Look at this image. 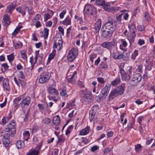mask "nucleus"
<instances>
[{
    "mask_svg": "<svg viewBox=\"0 0 155 155\" xmlns=\"http://www.w3.org/2000/svg\"><path fill=\"white\" fill-rule=\"evenodd\" d=\"M15 122L14 120H12L10 123L5 129L4 131L5 132H8V133H5L3 136L2 141L6 148L8 149L10 143L9 137H13V135L16 133Z\"/></svg>",
    "mask_w": 155,
    "mask_h": 155,
    "instance_id": "nucleus-1",
    "label": "nucleus"
},
{
    "mask_svg": "<svg viewBox=\"0 0 155 155\" xmlns=\"http://www.w3.org/2000/svg\"><path fill=\"white\" fill-rule=\"evenodd\" d=\"M116 21H109L104 24L105 29L102 31L101 36L106 39H110L115 29Z\"/></svg>",
    "mask_w": 155,
    "mask_h": 155,
    "instance_id": "nucleus-2",
    "label": "nucleus"
},
{
    "mask_svg": "<svg viewBox=\"0 0 155 155\" xmlns=\"http://www.w3.org/2000/svg\"><path fill=\"white\" fill-rule=\"evenodd\" d=\"M79 94L86 102L89 103L91 101L92 97L91 91H85L84 90H81L80 91Z\"/></svg>",
    "mask_w": 155,
    "mask_h": 155,
    "instance_id": "nucleus-3",
    "label": "nucleus"
},
{
    "mask_svg": "<svg viewBox=\"0 0 155 155\" xmlns=\"http://www.w3.org/2000/svg\"><path fill=\"white\" fill-rule=\"evenodd\" d=\"M51 75L47 71H45L41 73L39 79V82L43 84L46 82L50 78Z\"/></svg>",
    "mask_w": 155,
    "mask_h": 155,
    "instance_id": "nucleus-4",
    "label": "nucleus"
},
{
    "mask_svg": "<svg viewBox=\"0 0 155 155\" xmlns=\"http://www.w3.org/2000/svg\"><path fill=\"white\" fill-rule=\"evenodd\" d=\"M142 78L141 75L135 74L130 81L129 83L132 86H136Z\"/></svg>",
    "mask_w": 155,
    "mask_h": 155,
    "instance_id": "nucleus-5",
    "label": "nucleus"
},
{
    "mask_svg": "<svg viewBox=\"0 0 155 155\" xmlns=\"http://www.w3.org/2000/svg\"><path fill=\"white\" fill-rule=\"evenodd\" d=\"M120 72L122 76V79L123 80L127 81L129 80L130 78L131 75V71L130 68H129V70L127 72H126L124 69H121Z\"/></svg>",
    "mask_w": 155,
    "mask_h": 155,
    "instance_id": "nucleus-6",
    "label": "nucleus"
},
{
    "mask_svg": "<svg viewBox=\"0 0 155 155\" xmlns=\"http://www.w3.org/2000/svg\"><path fill=\"white\" fill-rule=\"evenodd\" d=\"M101 46L109 50L110 52L111 51L115 48V43L113 42H105L102 43Z\"/></svg>",
    "mask_w": 155,
    "mask_h": 155,
    "instance_id": "nucleus-7",
    "label": "nucleus"
},
{
    "mask_svg": "<svg viewBox=\"0 0 155 155\" xmlns=\"http://www.w3.org/2000/svg\"><path fill=\"white\" fill-rule=\"evenodd\" d=\"M84 10L87 14L90 15H94L96 12L95 8L89 5H85Z\"/></svg>",
    "mask_w": 155,
    "mask_h": 155,
    "instance_id": "nucleus-8",
    "label": "nucleus"
},
{
    "mask_svg": "<svg viewBox=\"0 0 155 155\" xmlns=\"http://www.w3.org/2000/svg\"><path fill=\"white\" fill-rule=\"evenodd\" d=\"M121 91H118L116 88L113 89L109 95L107 101L113 100L116 97L119 95H121L120 93H121Z\"/></svg>",
    "mask_w": 155,
    "mask_h": 155,
    "instance_id": "nucleus-9",
    "label": "nucleus"
},
{
    "mask_svg": "<svg viewBox=\"0 0 155 155\" xmlns=\"http://www.w3.org/2000/svg\"><path fill=\"white\" fill-rule=\"evenodd\" d=\"M41 145V143H40L39 146L35 147V149H31L28 151L26 155H38L39 153Z\"/></svg>",
    "mask_w": 155,
    "mask_h": 155,
    "instance_id": "nucleus-10",
    "label": "nucleus"
},
{
    "mask_svg": "<svg viewBox=\"0 0 155 155\" xmlns=\"http://www.w3.org/2000/svg\"><path fill=\"white\" fill-rule=\"evenodd\" d=\"M62 41L61 37H57L55 40L53 47L57 48L58 50H60L62 46Z\"/></svg>",
    "mask_w": 155,
    "mask_h": 155,
    "instance_id": "nucleus-11",
    "label": "nucleus"
},
{
    "mask_svg": "<svg viewBox=\"0 0 155 155\" xmlns=\"http://www.w3.org/2000/svg\"><path fill=\"white\" fill-rule=\"evenodd\" d=\"M23 96L21 95L18 97L16 98L14 101L13 105L15 110L17 109L19 107L20 105L21 106L22 101H20L21 99L23 98Z\"/></svg>",
    "mask_w": 155,
    "mask_h": 155,
    "instance_id": "nucleus-12",
    "label": "nucleus"
},
{
    "mask_svg": "<svg viewBox=\"0 0 155 155\" xmlns=\"http://www.w3.org/2000/svg\"><path fill=\"white\" fill-rule=\"evenodd\" d=\"M110 88L111 85L109 83H106L105 86L103 87L101 90V94L105 96V97H106L108 95Z\"/></svg>",
    "mask_w": 155,
    "mask_h": 155,
    "instance_id": "nucleus-13",
    "label": "nucleus"
},
{
    "mask_svg": "<svg viewBox=\"0 0 155 155\" xmlns=\"http://www.w3.org/2000/svg\"><path fill=\"white\" fill-rule=\"evenodd\" d=\"M21 101V107H24L25 106H28L30 104L31 101V98L28 96L25 97H23Z\"/></svg>",
    "mask_w": 155,
    "mask_h": 155,
    "instance_id": "nucleus-14",
    "label": "nucleus"
},
{
    "mask_svg": "<svg viewBox=\"0 0 155 155\" xmlns=\"http://www.w3.org/2000/svg\"><path fill=\"white\" fill-rule=\"evenodd\" d=\"M3 86L4 89L6 91H10V87L9 84V80L8 78H4L3 81Z\"/></svg>",
    "mask_w": 155,
    "mask_h": 155,
    "instance_id": "nucleus-15",
    "label": "nucleus"
},
{
    "mask_svg": "<svg viewBox=\"0 0 155 155\" xmlns=\"http://www.w3.org/2000/svg\"><path fill=\"white\" fill-rule=\"evenodd\" d=\"M77 71H74L71 77L70 78L67 79L68 82L72 84H75L77 78Z\"/></svg>",
    "mask_w": 155,
    "mask_h": 155,
    "instance_id": "nucleus-16",
    "label": "nucleus"
},
{
    "mask_svg": "<svg viewBox=\"0 0 155 155\" xmlns=\"http://www.w3.org/2000/svg\"><path fill=\"white\" fill-rule=\"evenodd\" d=\"M136 36L135 31L134 30L128 36V39L131 45L134 41Z\"/></svg>",
    "mask_w": 155,
    "mask_h": 155,
    "instance_id": "nucleus-17",
    "label": "nucleus"
},
{
    "mask_svg": "<svg viewBox=\"0 0 155 155\" xmlns=\"http://www.w3.org/2000/svg\"><path fill=\"white\" fill-rule=\"evenodd\" d=\"M48 92L50 95L53 94L57 96L58 94V91L55 88L50 87L48 89Z\"/></svg>",
    "mask_w": 155,
    "mask_h": 155,
    "instance_id": "nucleus-18",
    "label": "nucleus"
},
{
    "mask_svg": "<svg viewBox=\"0 0 155 155\" xmlns=\"http://www.w3.org/2000/svg\"><path fill=\"white\" fill-rule=\"evenodd\" d=\"M101 26V21L98 19L94 25V29L96 32L99 31Z\"/></svg>",
    "mask_w": 155,
    "mask_h": 155,
    "instance_id": "nucleus-19",
    "label": "nucleus"
},
{
    "mask_svg": "<svg viewBox=\"0 0 155 155\" xmlns=\"http://www.w3.org/2000/svg\"><path fill=\"white\" fill-rule=\"evenodd\" d=\"M2 22L3 25L5 26H8L10 24V21L8 15H5L4 16Z\"/></svg>",
    "mask_w": 155,
    "mask_h": 155,
    "instance_id": "nucleus-20",
    "label": "nucleus"
},
{
    "mask_svg": "<svg viewBox=\"0 0 155 155\" xmlns=\"http://www.w3.org/2000/svg\"><path fill=\"white\" fill-rule=\"evenodd\" d=\"M62 24L65 25H70L71 24V17L68 15L66 18L62 21Z\"/></svg>",
    "mask_w": 155,
    "mask_h": 155,
    "instance_id": "nucleus-21",
    "label": "nucleus"
},
{
    "mask_svg": "<svg viewBox=\"0 0 155 155\" xmlns=\"http://www.w3.org/2000/svg\"><path fill=\"white\" fill-rule=\"evenodd\" d=\"M96 112L94 110V109L91 108V110L89 111V119L90 122H91L94 119Z\"/></svg>",
    "mask_w": 155,
    "mask_h": 155,
    "instance_id": "nucleus-22",
    "label": "nucleus"
},
{
    "mask_svg": "<svg viewBox=\"0 0 155 155\" xmlns=\"http://www.w3.org/2000/svg\"><path fill=\"white\" fill-rule=\"evenodd\" d=\"M16 145L18 149L23 148L25 147L24 142L21 140L17 141L16 143Z\"/></svg>",
    "mask_w": 155,
    "mask_h": 155,
    "instance_id": "nucleus-23",
    "label": "nucleus"
},
{
    "mask_svg": "<svg viewBox=\"0 0 155 155\" xmlns=\"http://www.w3.org/2000/svg\"><path fill=\"white\" fill-rule=\"evenodd\" d=\"M90 129V127L88 126L83 129L81 131L80 133V135H84L87 134L89 133Z\"/></svg>",
    "mask_w": 155,
    "mask_h": 155,
    "instance_id": "nucleus-24",
    "label": "nucleus"
},
{
    "mask_svg": "<svg viewBox=\"0 0 155 155\" xmlns=\"http://www.w3.org/2000/svg\"><path fill=\"white\" fill-rule=\"evenodd\" d=\"M16 7V5H13V4H11L7 7L6 11L8 13L11 14L12 13V11Z\"/></svg>",
    "mask_w": 155,
    "mask_h": 155,
    "instance_id": "nucleus-25",
    "label": "nucleus"
},
{
    "mask_svg": "<svg viewBox=\"0 0 155 155\" xmlns=\"http://www.w3.org/2000/svg\"><path fill=\"white\" fill-rule=\"evenodd\" d=\"M53 122L56 126L59 125L60 123V118L58 116H55L53 119Z\"/></svg>",
    "mask_w": 155,
    "mask_h": 155,
    "instance_id": "nucleus-26",
    "label": "nucleus"
},
{
    "mask_svg": "<svg viewBox=\"0 0 155 155\" xmlns=\"http://www.w3.org/2000/svg\"><path fill=\"white\" fill-rule=\"evenodd\" d=\"M125 87V84L123 83L121 85H119L116 89L119 91H121V93H120V94H122L124 93Z\"/></svg>",
    "mask_w": 155,
    "mask_h": 155,
    "instance_id": "nucleus-27",
    "label": "nucleus"
},
{
    "mask_svg": "<svg viewBox=\"0 0 155 155\" xmlns=\"http://www.w3.org/2000/svg\"><path fill=\"white\" fill-rule=\"evenodd\" d=\"M30 134L28 131H25L23 133V136L24 140L27 141L30 137Z\"/></svg>",
    "mask_w": 155,
    "mask_h": 155,
    "instance_id": "nucleus-28",
    "label": "nucleus"
},
{
    "mask_svg": "<svg viewBox=\"0 0 155 155\" xmlns=\"http://www.w3.org/2000/svg\"><path fill=\"white\" fill-rule=\"evenodd\" d=\"M69 52L72 54L74 56L77 57L78 54V49L77 48H73L69 51Z\"/></svg>",
    "mask_w": 155,
    "mask_h": 155,
    "instance_id": "nucleus-29",
    "label": "nucleus"
},
{
    "mask_svg": "<svg viewBox=\"0 0 155 155\" xmlns=\"http://www.w3.org/2000/svg\"><path fill=\"white\" fill-rule=\"evenodd\" d=\"M143 71V65L142 64H140L137 67L135 71V73L136 74H139L141 75V73H142Z\"/></svg>",
    "mask_w": 155,
    "mask_h": 155,
    "instance_id": "nucleus-30",
    "label": "nucleus"
},
{
    "mask_svg": "<svg viewBox=\"0 0 155 155\" xmlns=\"http://www.w3.org/2000/svg\"><path fill=\"white\" fill-rule=\"evenodd\" d=\"M61 91L60 92V94L61 96L64 97H67L68 96V95L66 92V89L65 87L61 88Z\"/></svg>",
    "mask_w": 155,
    "mask_h": 155,
    "instance_id": "nucleus-31",
    "label": "nucleus"
},
{
    "mask_svg": "<svg viewBox=\"0 0 155 155\" xmlns=\"http://www.w3.org/2000/svg\"><path fill=\"white\" fill-rule=\"evenodd\" d=\"M76 57L73 54L68 52V55L67 56V58L70 61H72Z\"/></svg>",
    "mask_w": 155,
    "mask_h": 155,
    "instance_id": "nucleus-32",
    "label": "nucleus"
},
{
    "mask_svg": "<svg viewBox=\"0 0 155 155\" xmlns=\"http://www.w3.org/2000/svg\"><path fill=\"white\" fill-rule=\"evenodd\" d=\"M120 81V77H118L112 81L111 84L113 86H115L118 85Z\"/></svg>",
    "mask_w": 155,
    "mask_h": 155,
    "instance_id": "nucleus-33",
    "label": "nucleus"
},
{
    "mask_svg": "<svg viewBox=\"0 0 155 155\" xmlns=\"http://www.w3.org/2000/svg\"><path fill=\"white\" fill-rule=\"evenodd\" d=\"M143 147L139 144H138L135 145V149L137 153L140 152Z\"/></svg>",
    "mask_w": 155,
    "mask_h": 155,
    "instance_id": "nucleus-34",
    "label": "nucleus"
},
{
    "mask_svg": "<svg viewBox=\"0 0 155 155\" xmlns=\"http://www.w3.org/2000/svg\"><path fill=\"white\" fill-rule=\"evenodd\" d=\"M120 8L119 7H112L108 9V11L112 13H115L118 11Z\"/></svg>",
    "mask_w": 155,
    "mask_h": 155,
    "instance_id": "nucleus-35",
    "label": "nucleus"
},
{
    "mask_svg": "<svg viewBox=\"0 0 155 155\" xmlns=\"http://www.w3.org/2000/svg\"><path fill=\"white\" fill-rule=\"evenodd\" d=\"M20 54L21 58L24 60H27V56L26 54V52L25 50H22L20 52Z\"/></svg>",
    "mask_w": 155,
    "mask_h": 155,
    "instance_id": "nucleus-36",
    "label": "nucleus"
},
{
    "mask_svg": "<svg viewBox=\"0 0 155 155\" xmlns=\"http://www.w3.org/2000/svg\"><path fill=\"white\" fill-rule=\"evenodd\" d=\"M138 54V51L137 50H135L134 51L133 53L132 54L131 58L133 60H134L137 56Z\"/></svg>",
    "mask_w": 155,
    "mask_h": 155,
    "instance_id": "nucleus-37",
    "label": "nucleus"
},
{
    "mask_svg": "<svg viewBox=\"0 0 155 155\" xmlns=\"http://www.w3.org/2000/svg\"><path fill=\"white\" fill-rule=\"evenodd\" d=\"M100 67L101 68L106 69L107 68V65L105 62H102L100 64Z\"/></svg>",
    "mask_w": 155,
    "mask_h": 155,
    "instance_id": "nucleus-38",
    "label": "nucleus"
},
{
    "mask_svg": "<svg viewBox=\"0 0 155 155\" xmlns=\"http://www.w3.org/2000/svg\"><path fill=\"white\" fill-rule=\"evenodd\" d=\"M124 13L118 15H116V20L117 21L119 24L121 23L122 16L123 15Z\"/></svg>",
    "mask_w": 155,
    "mask_h": 155,
    "instance_id": "nucleus-39",
    "label": "nucleus"
},
{
    "mask_svg": "<svg viewBox=\"0 0 155 155\" xmlns=\"http://www.w3.org/2000/svg\"><path fill=\"white\" fill-rule=\"evenodd\" d=\"M55 52L56 51L53 50L52 52L49 54L48 58V60L49 61H50L53 58L55 55Z\"/></svg>",
    "mask_w": 155,
    "mask_h": 155,
    "instance_id": "nucleus-40",
    "label": "nucleus"
},
{
    "mask_svg": "<svg viewBox=\"0 0 155 155\" xmlns=\"http://www.w3.org/2000/svg\"><path fill=\"white\" fill-rule=\"evenodd\" d=\"M7 59L10 62L13 61L14 58V54L12 53L11 54L9 55H8L7 56Z\"/></svg>",
    "mask_w": 155,
    "mask_h": 155,
    "instance_id": "nucleus-41",
    "label": "nucleus"
},
{
    "mask_svg": "<svg viewBox=\"0 0 155 155\" xmlns=\"http://www.w3.org/2000/svg\"><path fill=\"white\" fill-rule=\"evenodd\" d=\"M44 38L47 39L48 35L49 29L45 28L44 30Z\"/></svg>",
    "mask_w": 155,
    "mask_h": 155,
    "instance_id": "nucleus-42",
    "label": "nucleus"
},
{
    "mask_svg": "<svg viewBox=\"0 0 155 155\" xmlns=\"http://www.w3.org/2000/svg\"><path fill=\"white\" fill-rule=\"evenodd\" d=\"M96 3L98 5L103 6L105 4L104 0H97Z\"/></svg>",
    "mask_w": 155,
    "mask_h": 155,
    "instance_id": "nucleus-43",
    "label": "nucleus"
},
{
    "mask_svg": "<svg viewBox=\"0 0 155 155\" xmlns=\"http://www.w3.org/2000/svg\"><path fill=\"white\" fill-rule=\"evenodd\" d=\"M51 121L50 118H45L42 120V122L45 124H48L50 123Z\"/></svg>",
    "mask_w": 155,
    "mask_h": 155,
    "instance_id": "nucleus-44",
    "label": "nucleus"
},
{
    "mask_svg": "<svg viewBox=\"0 0 155 155\" xmlns=\"http://www.w3.org/2000/svg\"><path fill=\"white\" fill-rule=\"evenodd\" d=\"M16 10L19 13L22 14L24 16L25 15V12L23 11L21 7H19L16 8Z\"/></svg>",
    "mask_w": 155,
    "mask_h": 155,
    "instance_id": "nucleus-45",
    "label": "nucleus"
},
{
    "mask_svg": "<svg viewBox=\"0 0 155 155\" xmlns=\"http://www.w3.org/2000/svg\"><path fill=\"white\" fill-rule=\"evenodd\" d=\"M104 5L103 7L104 9L106 11H108V9L109 8H108V7L110 6V4L109 3L106 2L105 3V4H104Z\"/></svg>",
    "mask_w": 155,
    "mask_h": 155,
    "instance_id": "nucleus-46",
    "label": "nucleus"
},
{
    "mask_svg": "<svg viewBox=\"0 0 155 155\" xmlns=\"http://www.w3.org/2000/svg\"><path fill=\"white\" fill-rule=\"evenodd\" d=\"M97 54H91L89 56L90 60L93 62L94 59L96 57Z\"/></svg>",
    "mask_w": 155,
    "mask_h": 155,
    "instance_id": "nucleus-47",
    "label": "nucleus"
},
{
    "mask_svg": "<svg viewBox=\"0 0 155 155\" xmlns=\"http://www.w3.org/2000/svg\"><path fill=\"white\" fill-rule=\"evenodd\" d=\"M137 29L139 31H142L145 30V28L143 25H138L137 26Z\"/></svg>",
    "mask_w": 155,
    "mask_h": 155,
    "instance_id": "nucleus-48",
    "label": "nucleus"
},
{
    "mask_svg": "<svg viewBox=\"0 0 155 155\" xmlns=\"http://www.w3.org/2000/svg\"><path fill=\"white\" fill-rule=\"evenodd\" d=\"M97 80L98 82L101 84H104L105 83L104 79L101 77H98L97 78Z\"/></svg>",
    "mask_w": 155,
    "mask_h": 155,
    "instance_id": "nucleus-49",
    "label": "nucleus"
},
{
    "mask_svg": "<svg viewBox=\"0 0 155 155\" xmlns=\"http://www.w3.org/2000/svg\"><path fill=\"white\" fill-rule=\"evenodd\" d=\"M50 18V16L48 13H45L44 15V19L45 21H47Z\"/></svg>",
    "mask_w": 155,
    "mask_h": 155,
    "instance_id": "nucleus-50",
    "label": "nucleus"
},
{
    "mask_svg": "<svg viewBox=\"0 0 155 155\" xmlns=\"http://www.w3.org/2000/svg\"><path fill=\"white\" fill-rule=\"evenodd\" d=\"M21 28V27L20 26H18L16 28L13 34L15 35H16L18 33Z\"/></svg>",
    "mask_w": 155,
    "mask_h": 155,
    "instance_id": "nucleus-51",
    "label": "nucleus"
},
{
    "mask_svg": "<svg viewBox=\"0 0 155 155\" xmlns=\"http://www.w3.org/2000/svg\"><path fill=\"white\" fill-rule=\"evenodd\" d=\"M66 13V10H63L60 14L59 17L61 19H62L63 18L64 15Z\"/></svg>",
    "mask_w": 155,
    "mask_h": 155,
    "instance_id": "nucleus-52",
    "label": "nucleus"
},
{
    "mask_svg": "<svg viewBox=\"0 0 155 155\" xmlns=\"http://www.w3.org/2000/svg\"><path fill=\"white\" fill-rule=\"evenodd\" d=\"M74 18L75 19H77L79 21V23L80 24H81L83 23V21L81 18L79 17L76 15H75L74 16Z\"/></svg>",
    "mask_w": 155,
    "mask_h": 155,
    "instance_id": "nucleus-53",
    "label": "nucleus"
},
{
    "mask_svg": "<svg viewBox=\"0 0 155 155\" xmlns=\"http://www.w3.org/2000/svg\"><path fill=\"white\" fill-rule=\"evenodd\" d=\"M8 121L6 118L5 117H4L2 119V121L0 123L1 124L4 125Z\"/></svg>",
    "mask_w": 155,
    "mask_h": 155,
    "instance_id": "nucleus-54",
    "label": "nucleus"
},
{
    "mask_svg": "<svg viewBox=\"0 0 155 155\" xmlns=\"http://www.w3.org/2000/svg\"><path fill=\"white\" fill-rule=\"evenodd\" d=\"M99 149V147L97 146H94L91 147V151L94 152L97 150Z\"/></svg>",
    "mask_w": 155,
    "mask_h": 155,
    "instance_id": "nucleus-55",
    "label": "nucleus"
},
{
    "mask_svg": "<svg viewBox=\"0 0 155 155\" xmlns=\"http://www.w3.org/2000/svg\"><path fill=\"white\" fill-rule=\"evenodd\" d=\"M58 29L59 31L61 33V34L63 35H64V29L61 26H59L58 27Z\"/></svg>",
    "mask_w": 155,
    "mask_h": 155,
    "instance_id": "nucleus-56",
    "label": "nucleus"
},
{
    "mask_svg": "<svg viewBox=\"0 0 155 155\" xmlns=\"http://www.w3.org/2000/svg\"><path fill=\"white\" fill-rule=\"evenodd\" d=\"M18 80L19 83L21 84L22 87H24L25 85V82L24 80H21L20 79H19Z\"/></svg>",
    "mask_w": 155,
    "mask_h": 155,
    "instance_id": "nucleus-57",
    "label": "nucleus"
},
{
    "mask_svg": "<svg viewBox=\"0 0 155 155\" xmlns=\"http://www.w3.org/2000/svg\"><path fill=\"white\" fill-rule=\"evenodd\" d=\"M14 46L15 47V49H17L21 47L22 46V45L21 43L14 44Z\"/></svg>",
    "mask_w": 155,
    "mask_h": 155,
    "instance_id": "nucleus-58",
    "label": "nucleus"
},
{
    "mask_svg": "<svg viewBox=\"0 0 155 155\" xmlns=\"http://www.w3.org/2000/svg\"><path fill=\"white\" fill-rule=\"evenodd\" d=\"M153 63L152 62H151L149 64L147 67V69L149 71L153 67Z\"/></svg>",
    "mask_w": 155,
    "mask_h": 155,
    "instance_id": "nucleus-59",
    "label": "nucleus"
},
{
    "mask_svg": "<svg viewBox=\"0 0 155 155\" xmlns=\"http://www.w3.org/2000/svg\"><path fill=\"white\" fill-rule=\"evenodd\" d=\"M2 66L4 68L5 71H6L8 68L9 67L7 63H3L2 64Z\"/></svg>",
    "mask_w": 155,
    "mask_h": 155,
    "instance_id": "nucleus-60",
    "label": "nucleus"
},
{
    "mask_svg": "<svg viewBox=\"0 0 155 155\" xmlns=\"http://www.w3.org/2000/svg\"><path fill=\"white\" fill-rule=\"evenodd\" d=\"M144 17L147 21H149L150 20L149 15L148 13H145Z\"/></svg>",
    "mask_w": 155,
    "mask_h": 155,
    "instance_id": "nucleus-61",
    "label": "nucleus"
},
{
    "mask_svg": "<svg viewBox=\"0 0 155 155\" xmlns=\"http://www.w3.org/2000/svg\"><path fill=\"white\" fill-rule=\"evenodd\" d=\"M110 150L109 148H105L104 150V152L105 154H107L110 151Z\"/></svg>",
    "mask_w": 155,
    "mask_h": 155,
    "instance_id": "nucleus-62",
    "label": "nucleus"
},
{
    "mask_svg": "<svg viewBox=\"0 0 155 155\" xmlns=\"http://www.w3.org/2000/svg\"><path fill=\"white\" fill-rule=\"evenodd\" d=\"M82 142L84 143V144L87 143L89 141L88 139L86 138H82Z\"/></svg>",
    "mask_w": 155,
    "mask_h": 155,
    "instance_id": "nucleus-63",
    "label": "nucleus"
},
{
    "mask_svg": "<svg viewBox=\"0 0 155 155\" xmlns=\"http://www.w3.org/2000/svg\"><path fill=\"white\" fill-rule=\"evenodd\" d=\"M58 150L57 149H54L52 152L51 155H58Z\"/></svg>",
    "mask_w": 155,
    "mask_h": 155,
    "instance_id": "nucleus-64",
    "label": "nucleus"
}]
</instances>
